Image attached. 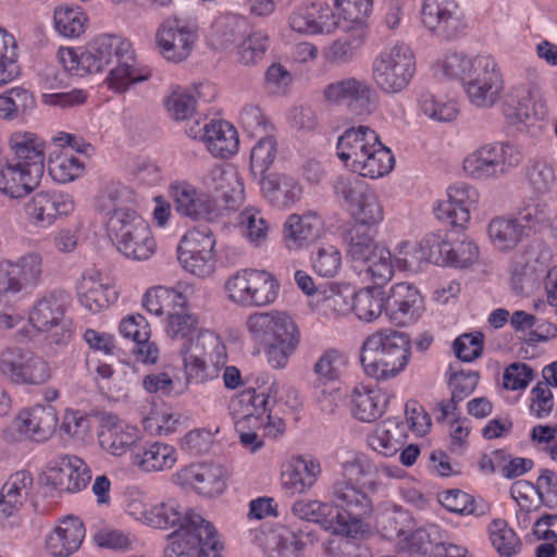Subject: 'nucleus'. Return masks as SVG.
I'll use <instances>...</instances> for the list:
<instances>
[{"label": "nucleus", "instance_id": "obj_1", "mask_svg": "<svg viewBox=\"0 0 557 557\" xmlns=\"http://www.w3.org/2000/svg\"><path fill=\"white\" fill-rule=\"evenodd\" d=\"M82 64L87 73L109 70L106 82L110 89L124 92L132 83L143 82L150 74H141L135 69V53L132 44L120 36L101 35L83 51Z\"/></svg>", "mask_w": 557, "mask_h": 557}, {"label": "nucleus", "instance_id": "obj_2", "mask_svg": "<svg viewBox=\"0 0 557 557\" xmlns=\"http://www.w3.org/2000/svg\"><path fill=\"white\" fill-rule=\"evenodd\" d=\"M409 334L391 327L368 335L360 349V362L368 376L389 380L400 374L411 358Z\"/></svg>", "mask_w": 557, "mask_h": 557}, {"label": "nucleus", "instance_id": "obj_3", "mask_svg": "<svg viewBox=\"0 0 557 557\" xmlns=\"http://www.w3.org/2000/svg\"><path fill=\"white\" fill-rule=\"evenodd\" d=\"M246 326L252 341L263 346L272 368H285L300 341L294 320L283 311L255 312L248 317Z\"/></svg>", "mask_w": 557, "mask_h": 557}, {"label": "nucleus", "instance_id": "obj_4", "mask_svg": "<svg viewBox=\"0 0 557 557\" xmlns=\"http://www.w3.org/2000/svg\"><path fill=\"white\" fill-rule=\"evenodd\" d=\"M108 236L127 259L143 261L156 251L157 242L148 222L131 208L120 207L108 213Z\"/></svg>", "mask_w": 557, "mask_h": 557}, {"label": "nucleus", "instance_id": "obj_5", "mask_svg": "<svg viewBox=\"0 0 557 557\" xmlns=\"http://www.w3.org/2000/svg\"><path fill=\"white\" fill-rule=\"evenodd\" d=\"M223 548L214 524L200 513H189L182 528L169 535L164 557H221Z\"/></svg>", "mask_w": 557, "mask_h": 557}, {"label": "nucleus", "instance_id": "obj_6", "mask_svg": "<svg viewBox=\"0 0 557 557\" xmlns=\"http://www.w3.org/2000/svg\"><path fill=\"white\" fill-rule=\"evenodd\" d=\"M334 499L341 509L334 517L331 533L334 535L359 539L368 532L364 519L372 512L370 497L348 482L338 481L333 486Z\"/></svg>", "mask_w": 557, "mask_h": 557}, {"label": "nucleus", "instance_id": "obj_7", "mask_svg": "<svg viewBox=\"0 0 557 557\" xmlns=\"http://www.w3.org/2000/svg\"><path fill=\"white\" fill-rule=\"evenodd\" d=\"M228 299L242 307H264L273 304L280 290L276 277L265 270L244 269L225 282Z\"/></svg>", "mask_w": 557, "mask_h": 557}, {"label": "nucleus", "instance_id": "obj_8", "mask_svg": "<svg viewBox=\"0 0 557 557\" xmlns=\"http://www.w3.org/2000/svg\"><path fill=\"white\" fill-rule=\"evenodd\" d=\"M416 71L412 50L404 44L386 48L372 63V79L385 94L403 91L410 83Z\"/></svg>", "mask_w": 557, "mask_h": 557}, {"label": "nucleus", "instance_id": "obj_9", "mask_svg": "<svg viewBox=\"0 0 557 557\" xmlns=\"http://www.w3.org/2000/svg\"><path fill=\"white\" fill-rule=\"evenodd\" d=\"M198 38L195 21L177 15L163 20L156 32V46L168 61L180 63L193 52Z\"/></svg>", "mask_w": 557, "mask_h": 557}, {"label": "nucleus", "instance_id": "obj_10", "mask_svg": "<svg viewBox=\"0 0 557 557\" xmlns=\"http://www.w3.org/2000/svg\"><path fill=\"white\" fill-rule=\"evenodd\" d=\"M0 373L16 385H39L49 380L50 367L34 351L11 346L0 352Z\"/></svg>", "mask_w": 557, "mask_h": 557}, {"label": "nucleus", "instance_id": "obj_11", "mask_svg": "<svg viewBox=\"0 0 557 557\" xmlns=\"http://www.w3.org/2000/svg\"><path fill=\"white\" fill-rule=\"evenodd\" d=\"M42 480L58 492L74 494L87 487L91 480V470L78 456L59 454L47 461Z\"/></svg>", "mask_w": 557, "mask_h": 557}, {"label": "nucleus", "instance_id": "obj_12", "mask_svg": "<svg viewBox=\"0 0 557 557\" xmlns=\"http://www.w3.org/2000/svg\"><path fill=\"white\" fill-rule=\"evenodd\" d=\"M519 150L509 144L494 143L479 148L463 161V169L474 178L495 177L520 163Z\"/></svg>", "mask_w": 557, "mask_h": 557}, {"label": "nucleus", "instance_id": "obj_13", "mask_svg": "<svg viewBox=\"0 0 557 557\" xmlns=\"http://www.w3.org/2000/svg\"><path fill=\"white\" fill-rule=\"evenodd\" d=\"M465 89L470 101L481 108L492 107L504 88L503 77L496 61L490 55H478Z\"/></svg>", "mask_w": 557, "mask_h": 557}, {"label": "nucleus", "instance_id": "obj_14", "mask_svg": "<svg viewBox=\"0 0 557 557\" xmlns=\"http://www.w3.org/2000/svg\"><path fill=\"white\" fill-rule=\"evenodd\" d=\"M323 97L334 104L346 103L357 115H369L375 109V91L371 85L357 77H346L326 85Z\"/></svg>", "mask_w": 557, "mask_h": 557}, {"label": "nucleus", "instance_id": "obj_15", "mask_svg": "<svg viewBox=\"0 0 557 557\" xmlns=\"http://www.w3.org/2000/svg\"><path fill=\"white\" fill-rule=\"evenodd\" d=\"M255 384L234 396L230 409L240 418H262L264 414L271 418L275 405L274 395L277 393L276 384L264 377H257Z\"/></svg>", "mask_w": 557, "mask_h": 557}, {"label": "nucleus", "instance_id": "obj_16", "mask_svg": "<svg viewBox=\"0 0 557 557\" xmlns=\"http://www.w3.org/2000/svg\"><path fill=\"white\" fill-rule=\"evenodd\" d=\"M385 306L387 319L397 326L414 323L424 310L423 297L419 289L407 282L391 287Z\"/></svg>", "mask_w": 557, "mask_h": 557}, {"label": "nucleus", "instance_id": "obj_17", "mask_svg": "<svg viewBox=\"0 0 557 557\" xmlns=\"http://www.w3.org/2000/svg\"><path fill=\"white\" fill-rule=\"evenodd\" d=\"M85 537L83 520L75 515L63 516L45 535V548L52 557H69L81 548Z\"/></svg>", "mask_w": 557, "mask_h": 557}, {"label": "nucleus", "instance_id": "obj_18", "mask_svg": "<svg viewBox=\"0 0 557 557\" xmlns=\"http://www.w3.org/2000/svg\"><path fill=\"white\" fill-rule=\"evenodd\" d=\"M457 11L458 4L455 0H423L421 20L435 36L451 40L465 28Z\"/></svg>", "mask_w": 557, "mask_h": 557}, {"label": "nucleus", "instance_id": "obj_19", "mask_svg": "<svg viewBox=\"0 0 557 557\" xmlns=\"http://www.w3.org/2000/svg\"><path fill=\"white\" fill-rule=\"evenodd\" d=\"M175 481L203 497H215L226 490V472L213 463H194L178 470Z\"/></svg>", "mask_w": 557, "mask_h": 557}, {"label": "nucleus", "instance_id": "obj_20", "mask_svg": "<svg viewBox=\"0 0 557 557\" xmlns=\"http://www.w3.org/2000/svg\"><path fill=\"white\" fill-rule=\"evenodd\" d=\"M97 435L106 453L121 457L143 440L144 431L133 420H101Z\"/></svg>", "mask_w": 557, "mask_h": 557}, {"label": "nucleus", "instance_id": "obj_21", "mask_svg": "<svg viewBox=\"0 0 557 557\" xmlns=\"http://www.w3.org/2000/svg\"><path fill=\"white\" fill-rule=\"evenodd\" d=\"M322 467L318 459L310 456H293L282 467V487L295 495L308 493L318 482Z\"/></svg>", "mask_w": 557, "mask_h": 557}, {"label": "nucleus", "instance_id": "obj_22", "mask_svg": "<svg viewBox=\"0 0 557 557\" xmlns=\"http://www.w3.org/2000/svg\"><path fill=\"white\" fill-rule=\"evenodd\" d=\"M343 363V355L337 349H327L313 366V372L317 375V382L313 387L321 406V411L325 414L335 413L338 393L335 389L326 393L323 386L339 380L341 366Z\"/></svg>", "mask_w": 557, "mask_h": 557}, {"label": "nucleus", "instance_id": "obj_23", "mask_svg": "<svg viewBox=\"0 0 557 557\" xmlns=\"http://www.w3.org/2000/svg\"><path fill=\"white\" fill-rule=\"evenodd\" d=\"M123 337L135 343L133 354L137 361L147 364H154L159 359V347L150 341L151 327L147 319L140 314H128L123 318L119 325Z\"/></svg>", "mask_w": 557, "mask_h": 557}, {"label": "nucleus", "instance_id": "obj_24", "mask_svg": "<svg viewBox=\"0 0 557 557\" xmlns=\"http://www.w3.org/2000/svg\"><path fill=\"white\" fill-rule=\"evenodd\" d=\"M479 194L467 184H456L448 188V200L438 205L436 216L453 226L465 227L470 221V212L475 208Z\"/></svg>", "mask_w": 557, "mask_h": 557}, {"label": "nucleus", "instance_id": "obj_25", "mask_svg": "<svg viewBox=\"0 0 557 557\" xmlns=\"http://www.w3.org/2000/svg\"><path fill=\"white\" fill-rule=\"evenodd\" d=\"M10 160L25 165L36 168L35 171L44 175L45 172V141L35 133L17 131L8 139Z\"/></svg>", "mask_w": 557, "mask_h": 557}, {"label": "nucleus", "instance_id": "obj_26", "mask_svg": "<svg viewBox=\"0 0 557 557\" xmlns=\"http://www.w3.org/2000/svg\"><path fill=\"white\" fill-rule=\"evenodd\" d=\"M4 157L0 163V191L11 198H23L40 183L42 174Z\"/></svg>", "mask_w": 557, "mask_h": 557}, {"label": "nucleus", "instance_id": "obj_27", "mask_svg": "<svg viewBox=\"0 0 557 557\" xmlns=\"http://www.w3.org/2000/svg\"><path fill=\"white\" fill-rule=\"evenodd\" d=\"M206 184L223 209L236 211L243 205L244 186L236 172L216 165L211 169Z\"/></svg>", "mask_w": 557, "mask_h": 557}, {"label": "nucleus", "instance_id": "obj_28", "mask_svg": "<svg viewBox=\"0 0 557 557\" xmlns=\"http://www.w3.org/2000/svg\"><path fill=\"white\" fill-rule=\"evenodd\" d=\"M377 140L379 135L369 126L350 127L338 138L337 156L352 172Z\"/></svg>", "mask_w": 557, "mask_h": 557}, {"label": "nucleus", "instance_id": "obj_29", "mask_svg": "<svg viewBox=\"0 0 557 557\" xmlns=\"http://www.w3.org/2000/svg\"><path fill=\"white\" fill-rule=\"evenodd\" d=\"M178 460V453L173 445L151 442L131 454V463L144 473H160L172 470Z\"/></svg>", "mask_w": 557, "mask_h": 557}, {"label": "nucleus", "instance_id": "obj_30", "mask_svg": "<svg viewBox=\"0 0 557 557\" xmlns=\"http://www.w3.org/2000/svg\"><path fill=\"white\" fill-rule=\"evenodd\" d=\"M26 209L37 222L51 225L58 218L66 216L74 210V201L67 194L42 190L32 197Z\"/></svg>", "mask_w": 557, "mask_h": 557}, {"label": "nucleus", "instance_id": "obj_31", "mask_svg": "<svg viewBox=\"0 0 557 557\" xmlns=\"http://www.w3.org/2000/svg\"><path fill=\"white\" fill-rule=\"evenodd\" d=\"M322 221L317 213L290 214L283 226V240L288 250H300L321 235Z\"/></svg>", "mask_w": 557, "mask_h": 557}, {"label": "nucleus", "instance_id": "obj_32", "mask_svg": "<svg viewBox=\"0 0 557 557\" xmlns=\"http://www.w3.org/2000/svg\"><path fill=\"white\" fill-rule=\"evenodd\" d=\"M172 197L176 211L193 220H210L215 215L213 200L188 183L174 184L172 186Z\"/></svg>", "mask_w": 557, "mask_h": 557}, {"label": "nucleus", "instance_id": "obj_33", "mask_svg": "<svg viewBox=\"0 0 557 557\" xmlns=\"http://www.w3.org/2000/svg\"><path fill=\"white\" fill-rule=\"evenodd\" d=\"M67 308V297L61 290L42 295L32 307L28 320L38 331L47 332L59 325Z\"/></svg>", "mask_w": 557, "mask_h": 557}, {"label": "nucleus", "instance_id": "obj_34", "mask_svg": "<svg viewBox=\"0 0 557 557\" xmlns=\"http://www.w3.org/2000/svg\"><path fill=\"white\" fill-rule=\"evenodd\" d=\"M202 140L209 152L221 159H228L238 151L237 129L226 121H211L205 124Z\"/></svg>", "mask_w": 557, "mask_h": 557}, {"label": "nucleus", "instance_id": "obj_35", "mask_svg": "<svg viewBox=\"0 0 557 557\" xmlns=\"http://www.w3.org/2000/svg\"><path fill=\"white\" fill-rule=\"evenodd\" d=\"M308 536L281 525L267 535L264 555L267 557H304Z\"/></svg>", "mask_w": 557, "mask_h": 557}, {"label": "nucleus", "instance_id": "obj_36", "mask_svg": "<svg viewBox=\"0 0 557 557\" xmlns=\"http://www.w3.org/2000/svg\"><path fill=\"white\" fill-rule=\"evenodd\" d=\"M479 380V372L475 371L451 373L449 379V384L453 386L451 397L437 401L432 409L433 414H440V418H449L450 416L459 418L458 404L475 389Z\"/></svg>", "mask_w": 557, "mask_h": 557}, {"label": "nucleus", "instance_id": "obj_37", "mask_svg": "<svg viewBox=\"0 0 557 557\" xmlns=\"http://www.w3.org/2000/svg\"><path fill=\"white\" fill-rule=\"evenodd\" d=\"M186 290L187 287L183 292L164 286L152 287L144 295L143 306L152 314L169 317L177 309L187 308Z\"/></svg>", "mask_w": 557, "mask_h": 557}, {"label": "nucleus", "instance_id": "obj_38", "mask_svg": "<svg viewBox=\"0 0 557 557\" xmlns=\"http://www.w3.org/2000/svg\"><path fill=\"white\" fill-rule=\"evenodd\" d=\"M443 540L445 531L440 525L430 523L416 530L410 529L399 546L410 555L433 557Z\"/></svg>", "mask_w": 557, "mask_h": 557}, {"label": "nucleus", "instance_id": "obj_39", "mask_svg": "<svg viewBox=\"0 0 557 557\" xmlns=\"http://www.w3.org/2000/svg\"><path fill=\"white\" fill-rule=\"evenodd\" d=\"M57 422L58 420H11L3 431V437L7 442H45L54 434Z\"/></svg>", "mask_w": 557, "mask_h": 557}, {"label": "nucleus", "instance_id": "obj_40", "mask_svg": "<svg viewBox=\"0 0 557 557\" xmlns=\"http://www.w3.org/2000/svg\"><path fill=\"white\" fill-rule=\"evenodd\" d=\"M386 294L381 286L363 287L351 297V309L364 322L376 320L386 313Z\"/></svg>", "mask_w": 557, "mask_h": 557}, {"label": "nucleus", "instance_id": "obj_41", "mask_svg": "<svg viewBox=\"0 0 557 557\" xmlns=\"http://www.w3.org/2000/svg\"><path fill=\"white\" fill-rule=\"evenodd\" d=\"M376 228L352 224L346 232L348 253L355 261H370L381 248L375 242Z\"/></svg>", "mask_w": 557, "mask_h": 557}, {"label": "nucleus", "instance_id": "obj_42", "mask_svg": "<svg viewBox=\"0 0 557 557\" xmlns=\"http://www.w3.org/2000/svg\"><path fill=\"white\" fill-rule=\"evenodd\" d=\"M394 165L395 159L391 149L379 139L358 165H355L352 172L362 177L379 178L387 175Z\"/></svg>", "mask_w": 557, "mask_h": 557}, {"label": "nucleus", "instance_id": "obj_43", "mask_svg": "<svg viewBox=\"0 0 557 557\" xmlns=\"http://www.w3.org/2000/svg\"><path fill=\"white\" fill-rule=\"evenodd\" d=\"M115 292L112 287L98 282L94 276L84 277L79 286V302L92 313L108 308Z\"/></svg>", "mask_w": 557, "mask_h": 557}, {"label": "nucleus", "instance_id": "obj_44", "mask_svg": "<svg viewBox=\"0 0 557 557\" xmlns=\"http://www.w3.org/2000/svg\"><path fill=\"white\" fill-rule=\"evenodd\" d=\"M293 515L304 521L317 523L331 532V525L334 518H330L333 512V505L326 502L311 498H300L292 506Z\"/></svg>", "mask_w": 557, "mask_h": 557}, {"label": "nucleus", "instance_id": "obj_45", "mask_svg": "<svg viewBox=\"0 0 557 557\" xmlns=\"http://www.w3.org/2000/svg\"><path fill=\"white\" fill-rule=\"evenodd\" d=\"M216 240L212 230L208 225H198L188 230L182 237L177 253L215 255Z\"/></svg>", "mask_w": 557, "mask_h": 557}, {"label": "nucleus", "instance_id": "obj_46", "mask_svg": "<svg viewBox=\"0 0 557 557\" xmlns=\"http://www.w3.org/2000/svg\"><path fill=\"white\" fill-rule=\"evenodd\" d=\"M523 231L524 226L517 219L494 218L487 227L491 240L502 250L515 248Z\"/></svg>", "mask_w": 557, "mask_h": 557}, {"label": "nucleus", "instance_id": "obj_47", "mask_svg": "<svg viewBox=\"0 0 557 557\" xmlns=\"http://www.w3.org/2000/svg\"><path fill=\"white\" fill-rule=\"evenodd\" d=\"M194 355L209 361L212 366H224L227 360L226 347L215 332L200 331L194 344Z\"/></svg>", "mask_w": 557, "mask_h": 557}, {"label": "nucleus", "instance_id": "obj_48", "mask_svg": "<svg viewBox=\"0 0 557 557\" xmlns=\"http://www.w3.org/2000/svg\"><path fill=\"white\" fill-rule=\"evenodd\" d=\"M369 446L383 456H394L403 446L398 426L385 420L368 436Z\"/></svg>", "mask_w": 557, "mask_h": 557}, {"label": "nucleus", "instance_id": "obj_49", "mask_svg": "<svg viewBox=\"0 0 557 557\" xmlns=\"http://www.w3.org/2000/svg\"><path fill=\"white\" fill-rule=\"evenodd\" d=\"M57 30L64 37L77 38L84 32L88 21L78 7L59 5L53 14Z\"/></svg>", "mask_w": 557, "mask_h": 557}, {"label": "nucleus", "instance_id": "obj_50", "mask_svg": "<svg viewBox=\"0 0 557 557\" xmlns=\"http://www.w3.org/2000/svg\"><path fill=\"white\" fill-rule=\"evenodd\" d=\"M488 533L491 543L500 557H511L520 550L521 542L505 520H493Z\"/></svg>", "mask_w": 557, "mask_h": 557}, {"label": "nucleus", "instance_id": "obj_51", "mask_svg": "<svg viewBox=\"0 0 557 557\" xmlns=\"http://www.w3.org/2000/svg\"><path fill=\"white\" fill-rule=\"evenodd\" d=\"M189 513L198 512L194 509L182 511L181 506L174 500L162 502L152 505L149 525L159 529H168L176 525L182 528Z\"/></svg>", "mask_w": 557, "mask_h": 557}, {"label": "nucleus", "instance_id": "obj_52", "mask_svg": "<svg viewBox=\"0 0 557 557\" xmlns=\"http://www.w3.org/2000/svg\"><path fill=\"white\" fill-rule=\"evenodd\" d=\"M317 308L324 314H345L351 309L350 297L336 283L322 286L317 293Z\"/></svg>", "mask_w": 557, "mask_h": 557}, {"label": "nucleus", "instance_id": "obj_53", "mask_svg": "<svg viewBox=\"0 0 557 557\" xmlns=\"http://www.w3.org/2000/svg\"><path fill=\"white\" fill-rule=\"evenodd\" d=\"M311 267L315 274L322 277H334L342 269L343 258L335 245L323 244L311 255Z\"/></svg>", "mask_w": 557, "mask_h": 557}, {"label": "nucleus", "instance_id": "obj_54", "mask_svg": "<svg viewBox=\"0 0 557 557\" xmlns=\"http://www.w3.org/2000/svg\"><path fill=\"white\" fill-rule=\"evenodd\" d=\"M85 170V164L77 157L62 151L48 162V171L58 183H69L78 178Z\"/></svg>", "mask_w": 557, "mask_h": 557}, {"label": "nucleus", "instance_id": "obj_55", "mask_svg": "<svg viewBox=\"0 0 557 557\" xmlns=\"http://www.w3.org/2000/svg\"><path fill=\"white\" fill-rule=\"evenodd\" d=\"M269 48V36L263 30L251 32L237 46V60L245 65H252L264 58Z\"/></svg>", "mask_w": 557, "mask_h": 557}, {"label": "nucleus", "instance_id": "obj_56", "mask_svg": "<svg viewBox=\"0 0 557 557\" xmlns=\"http://www.w3.org/2000/svg\"><path fill=\"white\" fill-rule=\"evenodd\" d=\"M5 262L26 288L36 286L41 280L42 258L39 253H26L15 262L9 260Z\"/></svg>", "mask_w": 557, "mask_h": 557}, {"label": "nucleus", "instance_id": "obj_57", "mask_svg": "<svg viewBox=\"0 0 557 557\" xmlns=\"http://www.w3.org/2000/svg\"><path fill=\"white\" fill-rule=\"evenodd\" d=\"M276 157V140L272 136L259 139L250 152V171L253 177L262 176Z\"/></svg>", "mask_w": 557, "mask_h": 557}, {"label": "nucleus", "instance_id": "obj_58", "mask_svg": "<svg viewBox=\"0 0 557 557\" xmlns=\"http://www.w3.org/2000/svg\"><path fill=\"white\" fill-rule=\"evenodd\" d=\"M355 223L376 228L384 219V209L379 197L373 190H369L359 202L354 212Z\"/></svg>", "mask_w": 557, "mask_h": 557}, {"label": "nucleus", "instance_id": "obj_59", "mask_svg": "<svg viewBox=\"0 0 557 557\" xmlns=\"http://www.w3.org/2000/svg\"><path fill=\"white\" fill-rule=\"evenodd\" d=\"M364 42L362 33L346 34L334 40L329 48V59L334 63H347L357 54Z\"/></svg>", "mask_w": 557, "mask_h": 557}, {"label": "nucleus", "instance_id": "obj_60", "mask_svg": "<svg viewBox=\"0 0 557 557\" xmlns=\"http://www.w3.org/2000/svg\"><path fill=\"white\" fill-rule=\"evenodd\" d=\"M186 309H177L166 318L165 332L171 339H185L196 332L198 318Z\"/></svg>", "mask_w": 557, "mask_h": 557}, {"label": "nucleus", "instance_id": "obj_61", "mask_svg": "<svg viewBox=\"0 0 557 557\" xmlns=\"http://www.w3.org/2000/svg\"><path fill=\"white\" fill-rule=\"evenodd\" d=\"M382 532L385 537L397 541L399 545L412 525L410 515L398 507H395L391 513L382 517Z\"/></svg>", "mask_w": 557, "mask_h": 557}, {"label": "nucleus", "instance_id": "obj_62", "mask_svg": "<svg viewBox=\"0 0 557 557\" xmlns=\"http://www.w3.org/2000/svg\"><path fill=\"white\" fill-rule=\"evenodd\" d=\"M373 391L355 388L349 398L350 412L354 418H381L384 411L379 407Z\"/></svg>", "mask_w": 557, "mask_h": 557}, {"label": "nucleus", "instance_id": "obj_63", "mask_svg": "<svg viewBox=\"0 0 557 557\" xmlns=\"http://www.w3.org/2000/svg\"><path fill=\"white\" fill-rule=\"evenodd\" d=\"M333 189L348 205H357L370 190L366 182L356 175H338L333 183Z\"/></svg>", "mask_w": 557, "mask_h": 557}, {"label": "nucleus", "instance_id": "obj_64", "mask_svg": "<svg viewBox=\"0 0 557 557\" xmlns=\"http://www.w3.org/2000/svg\"><path fill=\"white\" fill-rule=\"evenodd\" d=\"M419 107L425 115L438 122H450L458 114L456 102H441L429 91L421 94Z\"/></svg>", "mask_w": 557, "mask_h": 557}]
</instances>
